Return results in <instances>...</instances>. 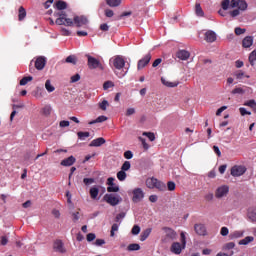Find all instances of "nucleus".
I'll return each instance as SVG.
<instances>
[{
    "mask_svg": "<svg viewBox=\"0 0 256 256\" xmlns=\"http://www.w3.org/2000/svg\"><path fill=\"white\" fill-rule=\"evenodd\" d=\"M141 249V246L139 244H130L128 245V251H139Z\"/></svg>",
    "mask_w": 256,
    "mask_h": 256,
    "instance_id": "c03bdc74",
    "label": "nucleus"
},
{
    "mask_svg": "<svg viewBox=\"0 0 256 256\" xmlns=\"http://www.w3.org/2000/svg\"><path fill=\"white\" fill-rule=\"evenodd\" d=\"M97 236L95 235V233H89V234H87V236H86V239H87V241L89 242V243H91V241H95V238H96Z\"/></svg>",
    "mask_w": 256,
    "mask_h": 256,
    "instance_id": "bf43d9fd",
    "label": "nucleus"
},
{
    "mask_svg": "<svg viewBox=\"0 0 256 256\" xmlns=\"http://www.w3.org/2000/svg\"><path fill=\"white\" fill-rule=\"evenodd\" d=\"M150 61H151V53H148L138 61L137 63L138 71H141V69H145V67L149 65Z\"/></svg>",
    "mask_w": 256,
    "mask_h": 256,
    "instance_id": "1a4fd4ad",
    "label": "nucleus"
},
{
    "mask_svg": "<svg viewBox=\"0 0 256 256\" xmlns=\"http://www.w3.org/2000/svg\"><path fill=\"white\" fill-rule=\"evenodd\" d=\"M131 169V162L125 161L121 166V171H129Z\"/></svg>",
    "mask_w": 256,
    "mask_h": 256,
    "instance_id": "79ce46f5",
    "label": "nucleus"
},
{
    "mask_svg": "<svg viewBox=\"0 0 256 256\" xmlns=\"http://www.w3.org/2000/svg\"><path fill=\"white\" fill-rule=\"evenodd\" d=\"M25 17H27V11L25 10V8L23 6H20V8L18 10V20L23 21V19H25Z\"/></svg>",
    "mask_w": 256,
    "mask_h": 256,
    "instance_id": "b1692460",
    "label": "nucleus"
},
{
    "mask_svg": "<svg viewBox=\"0 0 256 256\" xmlns=\"http://www.w3.org/2000/svg\"><path fill=\"white\" fill-rule=\"evenodd\" d=\"M162 85H165L166 87H177V83L175 82H169L164 77L161 78Z\"/></svg>",
    "mask_w": 256,
    "mask_h": 256,
    "instance_id": "2f4dec72",
    "label": "nucleus"
},
{
    "mask_svg": "<svg viewBox=\"0 0 256 256\" xmlns=\"http://www.w3.org/2000/svg\"><path fill=\"white\" fill-rule=\"evenodd\" d=\"M108 193H119V186L114 184L112 186L107 187Z\"/></svg>",
    "mask_w": 256,
    "mask_h": 256,
    "instance_id": "4c0bfd02",
    "label": "nucleus"
},
{
    "mask_svg": "<svg viewBox=\"0 0 256 256\" xmlns=\"http://www.w3.org/2000/svg\"><path fill=\"white\" fill-rule=\"evenodd\" d=\"M131 233L132 235H139V233H141V227H139L138 225H134Z\"/></svg>",
    "mask_w": 256,
    "mask_h": 256,
    "instance_id": "603ef678",
    "label": "nucleus"
},
{
    "mask_svg": "<svg viewBox=\"0 0 256 256\" xmlns=\"http://www.w3.org/2000/svg\"><path fill=\"white\" fill-rule=\"evenodd\" d=\"M253 45V38L251 36H246L243 40H242V46L245 49H249V47H251Z\"/></svg>",
    "mask_w": 256,
    "mask_h": 256,
    "instance_id": "aec40b11",
    "label": "nucleus"
},
{
    "mask_svg": "<svg viewBox=\"0 0 256 256\" xmlns=\"http://www.w3.org/2000/svg\"><path fill=\"white\" fill-rule=\"evenodd\" d=\"M29 81H33V77H32V76L23 77V78L20 80V85H21V86H25V85H27V83H29Z\"/></svg>",
    "mask_w": 256,
    "mask_h": 256,
    "instance_id": "58836bf2",
    "label": "nucleus"
},
{
    "mask_svg": "<svg viewBox=\"0 0 256 256\" xmlns=\"http://www.w3.org/2000/svg\"><path fill=\"white\" fill-rule=\"evenodd\" d=\"M144 137H147L149 141H154L155 140V133L153 132H143L142 134Z\"/></svg>",
    "mask_w": 256,
    "mask_h": 256,
    "instance_id": "37998d69",
    "label": "nucleus"
},
{
    "mask_svg": "<svg viewBox=\"0 0 256 256\" xmlns=\"http://www.w3.org/2000/svg\"><path fill=\"white\" fill-rule=\"evenodd\" d=\"M244 105L246 107H250L256 113V102H255V100H249V101L245 102Z\"/></svg>",
    "mask_w": 256,
    "mask_h": 256,
    "instance_id": "f704fd0d",
    "label": "nucleus"
},
{
    "mask_svg": "<svg viewBox=\"0 0 256 256\" xmlns=\"http://www.w3.org/2000/svg\"><path fill=\"white\" fill-rule=\"evenodd\" d=\"M168 191H175L176 184L173 181L167 183Z\"/></svg>",
    "mask_w": 256,
    "mask_h": 256,
    "instance_id": "13d9d810",
    "label": "nucleus"
},
{
    "mask_svg": "<svg viewBox=\"0 0 256 256\" xmlns=\"http://www.w3.org/2000/svg\"><path fill=\"white\" fill-rule=\"evenodd\" d=\"M106 4L109 7H119V5H121V0H106Z\"/></svg>",
    "mask_w": 256,
    "mask_h": 256,
    "instance_id": "c85d7f7f",
    "label": "nucleus"
},
{
    "mask_svg": "<svg viewBox=\"0 0 256 256\" xmlns=\"http://www.w3.org/2000/svg\"><path fill=\"white\" fill-rule=\"evenodd\" d=\"M89 193L91 199H97V197L99 196V187L93 186L92 188H90Z\"/></svg>",
    "mask_w": 256,
    "mask_h": 256,
    "instance_id": "412c9836",
    "label": "nucleus"
},
{
    "mask_svg": "<svg viewBox=\"0 0 256 256\" xmlns=\"http://www.w3.org/2000/svg\"><path fill=\"white\" fill-rule=\"evenodd\" d=\"M162 230H164L165 236L162 238V243H169L171 241H175L177 239V232L169 227H163Z\"/></svg>",
    "mask_w": 256,
    "mask_h": 256,
    "instance_id": "39448f33",
    "label": "nucleus"
},
{
    "mask_svg": "<svg viewBox=\"0 0 256 256\" xmlns=\"http://www.w3.org/2000/svg\"><path fill=\"white\" fill-rule=\"evenodd\" d=\"M247 168L245 166L235 165L231 168L232 177H241V175H245Z\"/></svg>",
    "mask_w": 256,
    "mask_h": 256,
    "instance_id": "6e6552de",
    "label": "nucleus"
},
{
    "mask_svg": "<svg viewBox=\"0 0 256 256\" xmlns=\"http://www.w3.org/2000/svg\"><path fill=\"white\" fill-rule=\"evenodd\" d=\"M125 217V212H121L118 215H116L115 221L116 223H119V221H121V219H124Z\"/></svg>",
    "mask_w": 256,
    "mask_h": 256,
    "instance_id": "0e129e2a",
    "label": "nucleus"
},
{
    "mask_svg": "<svg viewBox=\"0 0 256 256\" xmlns=\"http://www.w3.org/2000/svg\"><path fill=\"white\" fill-rule=\"evenodd\" d=\"M220 234L222 235V237H227V235H229V228L227 227H222L220 230Z\"/></svg>",
    "mask_w": 256,
    "mask_h": 256,
    "instance_id": "6e6d98bb",
    "label": "nucleus"
},
{
    "mask_svg": "<svg viewBox=\"0 0 256 256\" xmlns=\"http://www.w3.org/2000/svg\"><path fill=\"white\" fill-rule=\"evenodd\" d=\"M81 80V75L75 74L71 77V83H77V81Z\"/></svg>",
    "mask_w": 256,
    "mask_h": 256,
    "instance_id": "680f3d73",
    "label": "nucleus"
},
{
    "mask_svg": "<svg viewBox=\"0 0 256 256\" xmlns=\"http://www.w3.org/2000/svg\"><path fill=\"white\" fill-rule=\"evenodd\" d=\"M245 90L243 88H235L232 90V95H243Z\"/></svg>",
    "mask_w": 256,
    "mask_h": 256,
    "instance_id": "49530a36",
    "label": "nucleus"
},
{
    "mask_svg": "<svg viewBox=\"0 0 256 256\" xmlns=\"http://www.w3.org/2000/svg\"><path fill=\"white\" fill-rule=\"evenodd\" d=\"M124 158L125 159H133V152L130 150H127L126 152H124Z\"/></svg>",
    "mask_w": 256,
    "mask_h": 256,
    "instance_id": "e2e57ef3",
    "label": "nucleus"
},
{
    "mask_svg": "<svg viewBox=\"0 0 256 256\" xmlns=\"http://www.w3.org/2000/svg\"><path fill=\"white\" fill-rule=\"evenodd\" d=\"M110 63H112L115 69H117L118 71H121V69L125 67V58H123V56L117 55L110 59Z\"/></svg>",
    "mask_w": 256,
    "mask_h": 256,
    "instance_id": "423d86ee",
    "label": "nucleus"
},
{
    "mask_svg": "<svg viewBox=\"0 0 256 256\" xmlns=\"http://www.w3.org/2000/svg\"><path fill=\"white\" fill-rule=\"evenodd\" d=\"M45 89L48 91V93H53V91H55V86L51 85V80H46Z\"/></svg>",
    "mask_w": 256,
    "mask_h": 256,
    "instance_id": "473e14b6",
    "label": "nucleus"
},
{
    "mask_svg": "<svg viewBox=\"0 0 256 256\" xmlns=\"http://www.w3.org/2000/svg\"><path fill=\"white\" fill-rule=\"evenodd\" d=\"M76 161L77 159H75L74 156H70L62 160L60 165H62L63 167H71V165H74Z\"/></svg>",
    "mask_w": 256,
    "mask_h": 256,
    "instance_id": "f3484780",
    "label": "nucleus"
},
{
    "mask_svg": "<svg viewBox=\"0 0 256 256\" xmlns=\"http://www.w3.org/2000/svg\"><path fill=\"white\" fill-rule=\"evenodd\" d=\"M53 249L57 253H65V247L63 246V241L61 240H56L53 244Z\"/></svg>",
    "mask_w": 256,
    "mask_h": 256,
    "instance_id": "2eb2a0df",
    "label": "nucleus"
},
{
    "mask_svg": "<svg viewBox=\"0 0 256 256\" xmlns=\"http://www.w3.org/2000/svg\"><path fill=\"white\" fill-rule=\"evenodd\" d=\"M115 231H119V225L113 224L111 227L110 236L115 237Z\"/></svg>",
    "mask_w": 256,
    "mask_h": 256,
    "instance_id": "864d4df0",
    "label": "nucleus"
},
{
    "mask_svg": "<svg viewBox=\"0 0 256 256\" xmlns=\"http://www.w3.org/2000/svg\"><path fill=\"white\" fill-rule=\"evenodd\" d=\"M111 87H115V84L113 82H111V81H106L103 84L104 91H107V89H111Z\"/></svg>",
    "mask_w": 256,
    "mask_h": 256,
    "instance_id": "8fccbe9b",
    "label": "nucleus"
},
{
    "mask_svg": "<svg viewBox=\"0 0 256 256\" xmlns=\"http://www.w3.org/2000/svg\"><path fill=\"white\" fill-rule=\"evenodd\" d=\"M104 201L108 203V205H111V207H117L121 201H123V198L119 194H105L103 197Z\"/></svg>",
    "mask_w": 256,
    "mask_h": 256,
    "instance_id": "20e7f679",
    "label": "nucleus"
},
{
    "mask_svg": "<svg viewBox=\"0 0 256 256\" xmlns=\"http://www.w3.org/2000/svg\"><path fill=\"white\" fill-rule=\"evenodd\" d=\"M98 105L99 109H101L102 111H107V107H109V102L107 100H103Z\"/></svg>",
    "mask_w": 256,
    "mask_h": 256,
    "instance_id": "a19ab883",
    "label": "nucleus"
},
{
    "mask_svg": "<svg viewBox=\"0 0 256 256\" xmlns=\"http://www.w3.org/2000/svg\"><path fill=\"white\" fill-rule=\"evenodd\" d=\"M221 7L223 11H227L229 7H231V9H235L237 7L240 11H246L248 5L245 0H223L221 2Z\"/></svg>",
    "mask_w": 256,
    "mask_h": 256,
    "instance_id": "f03ea898",
    "label": "nucleus"
},
{
    "mask_svg": "<svg viewBox=\"0 0 256 256\" xmlns=\"http://www.w3.org/2000/svg\"><path fill=\"white\" fill-rule=\"evenodd\" d=\"M132 193H133V197H132L133 203H139L145 197V193L141 188L134 189Z\"/></svg>",
    "mask_w": 256,
    "mask_h": 256,
    "instance_id": "9d476101",
    "label": "nucleus"
},
{
    "mask_svg": "<svg viewBox=\"0 0 256 256\" xmlns=\"http://www.w3.org/2000/svg\"><path fill=\"white\" fill-rule=\"evenodd\" d=\"M66 63H72V65H77V56L70 55L66 58Z\"/></svg>",
    "mask_w": 256,
    "mask_h": 256,
    "instance_id": "e433bc0d",
    "label": "nucleus"
},
{
    "mask_svg": "<svg viewBox=\"0 0 256 256\" xmlns=\"http://www.w3.org/2000/svg\"><path fill=\"white\" fill-rule=\"evenodd\" d=\"M176 57H178V59H181V61H187V59L191 57V54L189 53V51L180 50L177 52Z\"/></svg>",
    "mask_w": 256,
    "mask_h": 256,
    "instance_id": "a211bd4d",
    "label": "nucleus"
},
{
    "mask_svg": "<svg viewBox=\"0 0 256 256\" xmlns=\"http://www.w3.org/2000/svg\"><path fill=\"white\" fill-rule=\"evenodd\" d=\"M55 7L58 11H63L64 9H67V2L59 0L55 3Z\"/></svg>",
    "mask_w": 256,
    "mask_h": 256,
    "instance_id": "393cba45",
    "label": "nucleus"
},
{
    "mask_svg": "<svg viewBox=\"0 0 256 256\" xmlns=\"http://www.w3.org/2000/svg\"><path fill=\"white\" fill-rule=\"evenodd\" d=\"M105 15H106V17L111 18V17H113V15H115V13L111 9H106L105 10Z\"/></svg>",
    "mask_w": 256,
    "mask_h": 256,
    "instance_id": "338daca9",
    "label": "nucleus"
},
{
    "mask_svg": "<svg viewBox=\"0 0 256 256\" xmlns=\"http://www.w3.org/2000/svg\"><path fill=\"white\" fill-rule=\"evenodd\" d=\"M100 30L101 31H109V25H107V23L101 24Z\"/></svg>",
    "mask_w": 256,
    "mask_h": 256,
    "instance_id": "774afa93",
    "label": "nucleus"
},
{
    "mask_svg": "<svg viewBox=\"0 0 256 256\" xmlns=\"http://www.w3.org/2000/svg\"><path fill=\"white\" fill-rule=\"evenodd\" d=\"M139 141H141L143 149H145V151H147L149 149V144H147V141L145 140V138L139 137Z\"/></svg>",
    "mask_w": 256,
    "mask_h": 256,
    "instance_id": "5fc2aeb1",
    "label": "nucleus"
},
{
    "mask_svg": "<svg viewBox=\"0 0 256 256\" xmlns=\"http://www.w3.org/2000/svg\"><path fill=\"white\" fill-rule=\"evenodd\" d=\"M146 187L148 189H158V191H167V185L155 177L146 180Z\"/></svg>",
    "mask_w": 256,
    "mask_h": 256,
    "instance_id": "7ed1b4c3",
    "label": "nucleus"
},
{
    "mask_svg": "<svg viewBox=\"0 0 256 256\" xmlns=\"http://www.w3.org/2000/svg\"><path fill=\"white\" fill-rule=\"evenodd\" d=\"M51 111H52V108L49 105L44 106L43 109H42V113L46 117H49V115H51Z\"/></svg>",
    "mask_w": 256,
    "mask_h": 256,
    "instance_id": "ea45409f",
    "label": "nucleus"
},
{
    "mask_svg": "<svg viewBox=\"0 0 256 256\" xmlns=\"http://www.w3.org/2000/svg\"><path fill=\"white\" fill-rule=\"evenodd\" d=\"M45 65H47V59L44 56H39L36 58L34 62L35 69L38 71H43V69H45Z\"/></svg>",
    "mask_w": 256,
    "mask_h": 256,
    "instance_id": "f8f14e48",
    "label": "nucleus"
},
{
    "mask_svg": "<svg viewBox=\"0 0 256 256\" xmlns=\"http://www.w3.org/2000/svg\"><path fill=\"white\" fill-rule=\"evenodd\" d=\"M195 13L197 17H205V12H203V8H201L200 3L195 4Z\"/></svg>",
    "mask_w": 256,
    "mask_h": 256,
    "instance_id": "5701e85b",
    "label": "nucleus"
},
{
    "mask_svg": "<svg viewBox=\"0 0 256 256\" xmlns=\"http://www.w3.org/2000/svg\"><path fill=\"white\" fill-rule=\"evenodd\" d=\"M151 228L144 230L140 235V241H146V239L151 235Z\"/></svg>",
    "mask_w": 256,
    "mask_h": 256,
    "instance_id": "bb28decb",
    "label": "nucleus"
},
{
    "mask_svg": "<svg viewBox=\"0 0 256 256\" xmlns=\"http://www.w3.org/2000/svg\"><path fill=\"white\" fill-rule=\"evenodd\" d=\"M86 57L88 59L89 69H103V64H101L97 58L90 55H87Z\"/></svg>",
    "mask_w": 256,
    "mask_h": 256,
    "instance_id": "0eeeda50",
    "label": "nucleus"
},
{
    "mask_svg": "<svg viewBox=\"0 0 256 256\" xmlns=\"http://www.w3.org/2000/svg\"><path fill=\"white\" fill-rule=\"evenodd\" d=\"M77 135H78V139H80L81 141H85L87 137H91V133L83 132V131L78 132Z\"/></svg>",
    "mask_w": 256,
    "mask_h": 256,
    "instance_id": "c756f323",
    "label": "nucleus"
},
{
    "mask_svg": "<svg viewBox=\"0 0 256 256\" xmlns=\"http://www.w3.org/2000/svg\"><path fill=\"white\" fill-rule=\"evenodd\" d=\"M234 77H236V79H238L239 81H241V79H243V77H245V72L239 70V71H236L234 73Z\"/></svg>",
    "mask_w": 256,
    "mask_h": 256,
    "instance_id": "de8ad7c7",
    "label": "nucleus"
},
{
    "mask_svg": "<svg viewBox=\"0 0 256 256\" xmlns=\"http://www.w3.org/2000/svg\"><path fill=\"white\" fill-rule=\"evenodd\" d=\"M229 193V187L227 185H222L216 189L215 197L217 199H221L225 196H227Z\"/></svg>",
    "mask_w": 256,
    "mask_h": 256,
    "instance_id": "9b49d317",
    "label": "nucleus"
},
{
    "mask_svg": "<svg viewBox=\"0 0 256 256\" xmlns=\"http://www.w3.org/2000/svg\"><path fill=\"white\" fill-rule=\"evenodd\" d=\"M248 217L253 222H256V208L255 207H251L248 209Z\"/></svg>",
    "mask_w": 256,
    "mask_h": 256,
    "instance_id": "a878e982",
    "label": "nucleus"
},
{
    "mask_svg": "<svg viewBox=\"0 0 256 256\" xmlns=\"http://www.w3.org/2000/svg\"><path fill=\"white\" fill-rule=\"evenodd\" d=\"M239 112L242 115V117H245V115H251V112L247 111V109H245L243 107L239 108Z\"/></svg>",
    "mask_w": 256,
    "mask_h": 256,
    "instance_id": "052dcab7",
    "label": "nucleus"
},
{
    "mask_svg": "<svg viewBox=\"0 0 256 256\" xmlns=\"http://www.w3.org/2000/svg\"><path fill=\"white\" fill-rule=\"evenodd\" d=\"M255 61H256V50H253L250 55H249V63L250 65H255Z\"/></svg>",
    "mask_w": 256,
    "mask_h": 256,
    "instance_id": "c9c22d12",
    "label": "nucleus"
},
{
    "mask_svg": "<svg viewBox=\"0 0 256 256\" xmlns=\"http://www.w3.org/2000/svg\"><path fill=\"white\" fill-rule=\"evenodd\" d=\"M230 15L231 17H238V15H241V9L238 8L230 11Z\"/></svg>",
    "mask_w": 256,
    "mask_h": 256,
    "instance_id": "4d7b16f0",
    "label": "nucleus"
},
{
    "mask_svg": "<svg viewBox=\"0 0 256 256\" xmlns=\"http://www.w3.org/2000/svg\"><path fill=\"white\" fill-rule=\"evenodd\" d=\"M104 121H107V117L99 116L97 119L88 122V125H95V123H104Z\"/></svg>",
    "mask_w": 256,
    "mask_h": 256,
    "instance_id": "cd10ccee",
    "label": "nucleus"
},
{
    "mask_svg": "<svg viewBox=\"0 0 256 256\" xmlns=\"http://www.w3.org/2000/svg\"><path fill=\"white\" fill-rule=\"evenodd\" d=\"M183 245H181V243L179 242H174L172 243L171 247H170V251L172 253H174L175 255H181V251H183Z\"/></svg>",
    "mask_w": 256,
    "mask_h": 256,
    "instance_id": "ddd939ff",
    "label": "nucleus"
},
{
    "mask_svg": "<svg viewBox=\"0 0 256 256\" xmlns=\"http://www.w3.org/2000/svg\"><path fill=\"white\" fill-rule=\"evenodd\" d=\"M230 239H239L243 237V231H234L229 235Z\"/></svg>",
    "mask_w": 256,
    "mask_h": 256,
    "instance_id": "72a5a7b5",
    "label": "nucleus"
},
{
    "mask_svg": "<svg viewBox=\"0 0 256 256\" xmlns=\"http://www.w3.org/2000/svg\"><path fill=\"white\" fill-rule=\"evenodd\" d=\"M105 138L99 137L91 141L89 144L90 147H101V145H105Z\"/></svg>",
    "mask_w": 256,
    "mask_h": 256,
    "instance_id": "6ab92c4d",
    "label": "nucleus"
},
{
    "mask_svg": "<svg viewBox=\"0 0 256 256\" xmlns=\"http://www.w3.org/2000/svg\"><path fill=\"white\" fill-rule=\"evenodd\" d=\"M83 183L89 187V185H93V183H95V178H84Z\"/></svg>",
    "mask_w": 256,
    "mask_h": 256,
    "instance_id": "a18cd8bd",
    "label": "nucleus"
},
{
    "mask_svg": "<svg viewBox=\"0 0 256 256\" xmlns=\"http://www.w3.org/2000/svg\"><path fill=\"white\" fill-rule=\"evenodd\" d=\"M89 23V20L85 16H75L74 19L67 18V14L61 12L56 19V25H65V27H72L73 24L76 27H85Z\"/></svg>",
    "mask_w": 256,
    "mask_h": 256,
    "instance_id": "f257e3e1",
    "label": "nucleus"
},
{
    "mask_svg": "<svg viewBox=\"0 0 256 256\" xmlns=\"http://www.w3.org/2000/svg\"><path fill=\"white\" fill-rule=\"evenodd\" d=\"M180 241L182 243L183 249H185V245H187V238L185 237V232H181Z\"/></svg>",
    "mask_w": 256,
    "mask_h": 256,
    "instance_id": "3c124183",
    "label": "nucleus"
},
{
    "mask_svg": "<svg viewBox=\"0 0 256 256\" xmlns=\"http://www.w3.org/2000/svg\"><path fill=\"white\" fill-rule=\"evenodd\" d=\"M255 241V238L253 236H247L244 239L240 240L238 242V245H249V243H253Z\"/></svg>",
    "mask_w": 256,
    "mask_h": 256,
    "instance_id": "4be33fe9",
    "label": "nucleus"
},
{
    "mask_svg": "<svg viewBox=\"0 0 256 256\" xmlns=\"http://www.w3.org/2000/svg\"><path fill=\"white\" fill-rule=\"evenodd\" d=\"M194 231L197 235H207V228H205V225L203 224H195Z\"/></svg>",
    "mask_w": 256,
    "mask_h": 256,
    "instance_id": "dca6fc26",
    "label": "nucleus"
},
{
    "mask_svg": "<svg viewBox=\"0 0 256 256\" xmlns=\"http://www.w3.org/2000/svg\"><path fill=\"white\" fill-rule=\"evenodd\" d=\"M79 211H80V209H78V211H76V212H72V220L74 223H77V221H79V219H80Z\"/></svg>",
    "mask_w": 256,
    "mask_h": 256,
    "instance_id": "09e8293b",
    "label": "nucleus"
},
{
    "mask_svg": "<svg viewBox=\"0 0 256 256\" xmlns=\"http://www.w3.org/2000/svg\"><path fill=\"white\" fill-rule=\"evenodd\" d=\"M245 29L241 28V27H237L235 28V34L236 35H243V33H245Z\"/></svg>",
    "mask_w": 256,
    "mask_h": 256,
    "instance_id": "69168bd1",
    "label": "nucleus"
},
{
    "mask_svg": "<svg viewBox=\"0 0 256 256\" xmlns=\"http://www.w3.org/2000/svg\"><path fill=\"white\" fill-rule=\"evenodd\" d=\"M116 177L118 181H125L127 179V173L123 170H120L117 174Z\"/></svg>",
    "mask_w": 256,
    "mask_h": 256,
    "instance_id": "7c9ffc66",
    "label": "nucleus"
},
{
    "mask_svg": "<svg viewBox=\"0 0 256 256\" xmlns=\"http://www.w3.org/2000/svg\"><path fill=\"white\" fill-rule=\"evenodd\" d=\"M205 41L207 43H215V41H217V34L213 32V30H208L205 33Z\"/></svg>",
    "mask_w": 256,
    "mask_h": 256,
    "instance_id": "4468645a",
    "label": "nucleus"
}]
</instances>
